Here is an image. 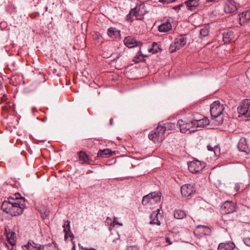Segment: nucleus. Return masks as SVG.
I'll list each match as a JSON object with an SVG mask.
<instances>
[{"instance_id":"obj_1","label":"nucleus","mask_w":250,"mask_h":250,"mask_svg":"<svg viewBox=\"0 0 250 250\" xmlns=\"http://www.w3.org/2000/svg\"><path fill=\"white\" fill-rule=\"evenodd\" d=\"M20 196V193H17L14 197H9L7 200L4 201L1 206L3 211L11 216L21 214L26 208V199L24 197H19Z\"/></svg>"},{"instance_id":"obj_2","label":"nucleus","mask_w":250,"mask_h":250,"mask_svg":"<svg viewBox=\"0 0 250 250\" xmlns=\"http://www.w3.org/2000/svg\"><path fill=\"white\" fill-rule=\"evenodd\" d=\"M165 132L163 125L160 123L156 128L148 134V138L155 143H161L165 138Z\"/></svg>"},{"instance_id":"obj_3","label":"nucleus","mask_w":250,"mask_h":250,"mask_svg":"<svg viewBox=\"0 0 250 250\" xmlns=\"http://www.w3.org/2000/svg\"><path fill=\"white\" fill-rule=\"evenodd\" d=\"M162 194L160 192H152L143 197L142 203L143 205H152L161 201Z\"/></svg>"},{"instance_id":"obj_4","label":"nucleus","mask_w":250,"mask_h":250,"mask_svg":"<svg viewBox=\"0 0 250 250\" xmlns=\"http://www.w3.org/2000/svg\"><path fill=\"white\" fill-rule=\"evenodd\" d=\"M239 117H250V99H245L237 108Z\"/></svg>"},{"instance_id":"obj_5","label":"nucleus","mask_w":250,"mask_h":250,"mask_svg":"<svg viewBox=\"0 0 250 250\" xmlns=\"http://www.w3.org/2000/svg\"><path fill=\"white\" fill-rule=\"evenodd\" d=\"M206 166V164L203 162L193 160L188 163V168L191 172L197 174L200 173Z\"/></svg>"},{"instance_id":"obj_6","label":"nucleus","mask_w":250,"mask_h":250,"mask_svg":"<svg viewBox=\"0 0 250 250\" xmlns=\"http://www.w3.org/2000/svg\"><path fill=\"white\" fill-rule=\"evenodd\" d=\"M224 110L223 104H221L218 101L214 102L210 104V112L213 118H216L220 116L223 113Z\"/></svg>"},{"instance_id":"obj_7","label":"nucleus","mask_w":250,"mask_h":250,"mask_svg":"<svg viewBox=\"0 0 250 250\" xmlns=\"http://www.w3.org/2000/svg\"><path fill=\"white\" fill-rule=\"evenodd\" d=\"M195 192L196 188L194 184H185L181 187V193L183 197H191Z\"/></svg>"},{"instance_id":"obj_8","label":"nucleus","mask_w":250,"mask_h":250,"mask_svg":"<svg viewBox=\"0 0 250 250\" xmlns=\"http://www.w3.org/2000/svg\"><path fill=\"white\" fill-rule=\"evenodd\" d=\"M5 231L6 234V241L4 244L9 250H13L16 244V233L6 228L5 229Z\"/></svg>"},{"instance_id":"obj_9","label":"nucleus","mask_w":250,"mask_h":250,"mask_svg":"<svg viewBox=\"0 0 250 250\" xmlns=\"http://www.w3.org/2000/svg\"><path fill=\"white\" fill-rule=\"evenodd\" d=\"M132 9L134 11L133 15L137 20H142L144 18V15L148 12L144 3L137 5Z\"/></svg>"},{"instance_id":"obj_10","label":"nucleus","mask_w":250,"mask_h":250,"mask_svg":"<svg viewBox=\"0 0 250 250\" xmlns=\"http://www.w3.org/2000/svg\"><path fill=\"white\" fill-rule=\"evenodd\" d=\"M177 126H178V128H179L181 133H186L194 127L192 120L188 121L186 119L178 120L177 123Z\"/></svg>"},{"instance_id":"obj_11","label":"nucleus","mask_w":250,"mask_h":250,"mask_svg":"<svg viewBox=\"0 0 250 250\" xmlns=\"http://www.w3.org/2000/svg\"><path fill=\"white\" fill-rule=\"evenodd\" d=\"M158 30L161 33H167L172 30V24L168 19H163L160 21Z\"/></svg>"},{"instance_id":"obj_12","label":"nucleus","mask_w":250,"mask_h":250,"mask_svg":"<svg viewBox=\"0 0 250 250\" xmlns=\"http://www.w3.org/2000/svg\"><path fill=\"white\" fill-rule=\"evenodd\" d=\"M235 204L231 201H226L221 207L223 214H228L233 212L235 210Z\"/></svg>"},{"instance_id":"obj_13","label":"nucleus","mask_w":250,"mask_h":250,"mask_svg":"<svg viewBox=\"0 0 250 250\" xmlns=\"http://www.w3.org/2000/svg\"><path fill=\"white\" fill-rule=\"evenodd\" d=\"M237 147L239 151L245 152L246 154L250 153V147L249 146L246 139L241 138L237 145Z\"/></svg>"},{"instance_id":"obj_14","label":"nucleus","mask_w":250,"mask_h":250,"mask_svg":"<svg viewBox=\"0 0 250 250\" xmlns=\"http://www.w3.org/2000/svg\"><path fill=\"white\" fill-rule=\"evenodd\" d=\"M124 42L125 44L128 48H132L142 44L141 42L137 41L132 36L126 37L124 40Z\"/></svg>"},{"instance_id":"obj_15","label":"nucleus","mask_w":250,"mask_h":250,"mask_svg":"<svg viewBox=\"0 0 250 250\" xmlns=\"http://www.w3.org/2000/svg\"><path fill=\"white\" fill-rule=\"evenodd\" d=\"M237 10L235 2L232 0H227L224 6V11L226 13H233Z\"/></svg>"},{"instance_id":"obj_16","label":"nucleus","mask_w":250,"mask_h":250,"mask_svg":"<svg viewBox=\"0 0 250 250\" xmlns=\"http://www.w3.org/2000/svg\"><path fill=\"white\" fill-rule=\"evenodd\" d=\"M239 23L241 26H244L250 21V10L243 12L239 14Z\"/></svg>"},{"instance_id":"obj_17","label":"nucleus","mask_w":250,"mask_h":250,"mask_svg":"<svg viewBox=\"0 0 250 250\" xmlns=\"http://www.w3.org/2000/svg\"><path fill=\"white\" fill-rule=\"evenodd\" d=\"M79 160L81 164H90L92 162L91 158L83 151L78 152Z\"/></svg>"},{"instance_id":"obj_18","label":"nucleus","mask_w":250,"mask_h":250,"mask_svg":"<svg viewBox=\"0 0 250 250\" xmlns=\"http://www.w3.org/2000/svg\"><path fill=\"white\" fill-rule=\"evenodd\" d=\"M194 127L203 128L207 126L209 124V120L207 117L199 120H192Z\"/></svg>"},{"instance_id":"obj_19","label":"nucleus","mask_w":250,"mask_h":250,"mask_svg":"<svg viewBox=\"0 0 250 250\" xmlns=\"http://www.w3.org/2000/svg\"><path fill=\"white\" fill-rule=\"evenodd\" d=\"M63 228V231L65 233L64 239L66 240L69 237H74L73 233L71 232L70 230V222L67 220L64 221V223L62 226Z\"/></svg>"},{"instance_id":"obj_20","label":"nucleus","mask_w":250,"mask_h":250,"mask_svg":"<svg viewBox=\"0 0 250 250\" xmlns=\"http://www.w3.org/2000/svg\"><path fill=\"white\" fill-rule=\"evenodd\" d=\"M108 36L113 40L120 38V31L115 27H110L107 29Z\"/></svg>"},{"instance_id":"obj_21","label":"nucleus","mask_w":250,"mask_h":250,"mask_svg":"<svg viewBox=\"0 0 250 250\" xmlns=\"http://www.w3.org/2000/svg\"><path fill=\"white\" fill-rule=\"evenodd\" d=\"M199 1L200 0H188L185 2V4L188 10L192 11L195 10L199 5Z\"/></svg>"},{"instance_id":"obj_22","label":"nucleus","mask_w":250,"mask_h":250,"mask_svg":"<svg viewBox=\"0 0 250 250\" xmlns=\"http://www.w3.org/2000/svg\"><path fill=\"white\" fill-rule=\"evenodd\" d=\"M235 247V244L231 241L220 243L218 250H233Z\"/></svg>"},{"instance_id":"obj_23","label":"nucleus","mask_w":250,"mask_h":250,"mask_svg":"<svg viewBox=\"0 0 250 250\" xmlns=\"http://www.w3.org/2000/svg\"><path fill=\"white\" fill-rule=\"evenodd\" d=\"M41 245L35 243L33 241H29L28 244L23 247V250H41Z\"/></svg>"},{"instance_id":"obj_24","label":"nucleus","mask_w":250,"mask_h":250,"mask_svg":"<svg viewBox=\"0 0 250 250\" xmlns=\"http://www.w3.org/2000/svg\"><path fill=\"white\" fill-rule=\"evenodd\" d=\"M187 41V39L185 37L180 35L175 39L174 42L177 45L178 47L180 49L186 44Z\"/></svg>"},{"instance_id":"obj_25","label":"nucleus","mask_w":250,"mask_h":250,"mask_svg":"<svg viewBox=\"0 0 250 250\" xmlns=\"http://www.w3.org/2000/svg\"><path fill=\"white\" fill-rule=\"evenodd\" d=\"M112 151L108 148L104 149H100L97 153V157H107L112 156Z\"/></svg>"},{"instance_id":"obj_26","label":"nucleus","mask_w":250,"mask_h":250,"mask_svg":"<svg viewBox=\"0 0 250 250\" xmlns=\"http://www.w3.org/2000/svg\"><path fill=\"white\" fill-rule=\"evenodd\" d=\"M196 230L200 232L204 235H210L211 233V229L208 227L205 226H198L196 228Z\"/></svg>"},{"instance_id":"obj_27","label":"nucleus","mask_w":250,"mask_h":250,"mask_svg":"<svg viewBox=\"0 0 250 250\" xmlns=\"http://www.w3.org/2000/svg\"><path fill=\"white\" fill-rule=\"evenodd\" d=\"M150 221L149 223L151 225H157L160 226L161 225L160 221L158 218V213L156 211H153L150 215Z\"/></svg>"},{"instance_id":"obj_28","label":"nucleus","mask_w":250,"mask_h":250,"mask_svg":"<svg viewBox=\"0 0 250 250\" xmlns=\"http://www.w3.org/2000/svg\"><path fill=\"white\" fill-rule=\"evenodd\" d=\"M126 53L125 48H124L122 50L116 51L113 52L110 57L112 58V60H116L119 59L120 57H123Z\"/></svg>"},{"instance_id":"obj_29","label":"nucleus","mask_w":250,"mask_h":250,"mask_svg":"<svg viewBox=\"0 0 250 250\" xmlns=\"http://www.w3.org/2000/svg\"><path fill=\"white\" fill-rule=\"evenodd\" d=\"M163 125V128L165 131L167 130H175L178 128V126H177V124L175 123L167 122L165 124L161 123Z\"/></svg>"},{"instance_id":"obj_30","label":"nucleus","mask_w":250,"mask_h":250,"mask_svg":"<svg viewBox=\"0 0 250 250\" xmlns=\"http://www.w3.org/2000/svg\"><path fill=\"white\" fill-rule=\"evenodd\" d=\"M23 81V78L20 75H16L13 76L10 80V83L14 85L17 86L21 84Z\"/></svg>"},{"instance_id":"obj_31","label":"nucleus","mask_w":250,"mask_h":250,"mask_svg":"<svg viewBox=\"0 0 250 250\" xmlns=\"http://www.w3.org/2000/svg\"><path fill=\"white\" fill-rule=\"evenodd\" d=\"M174 217L177 219H182L186 217L187 214L186 212L182 209H176L174 211Z\"/></svg>"},{"instance_id":"obj_32","label":"nucleus","mask_w":250,"mask_h":250,"mask_svg":"<svg viewBox=\"0 0 250 250\" xmlns=\"http://www.w3.org/2000/svg\"><path fill=\"white\" fill-rule=\"evenodd\" d=\"M146 56L143 55L141 51H139L133 59L135 63H138L140 62L145 61L144 57Z\"/></svg>"},{"instance_id":"obj_33","label":"nucleus","mask_w":250,"mask_h":250,"mask_svg":"<svg viewBox=\"0 0 250 250\" xmlns=\"http://www.w3.org/2000/svg\"><path fill=\"white\" fill-rule=\"evenodd\" d=\"M160 50V45L157 42H153L151 48L148 49V51L153 54L156 53Z\"/></svg>"},{"instance_id":"obj_34","label":"nucleus","mask_w":250,"mask_h":250,"mask_svg":"<svg viewBox=\"0 0 250 250\" xmlns=\"http://www.w3.org/2000/svg\"><path fill=\"white\" fill-rule=\"evenodd\" d=\"M209 34V30L206 27H204L203 28L200 29V38H202L204 37H207Z\"/></svg>"},{"instance_id":"obj_35","label":"nucleus","mask_w":250,"mask_h":250,"mask_svg":"<svg viewBox=\"0 0 250 250\" xmlns=\"http://www.w3.org/2000/svg\"><path fill=\"white\" fill-rule=\"evenodd\" d=\"M133 13H134V11H133V9H132L130 10V12L126 15V20L127 21L133 22V16H134V15H133Z\"/></svg>"},{"instance_id":"obj_36","label":"nucleus","mask_w":250,"mask_h":250,"mask_svg":"<svg viewBox=\"0 0 250 250\" xmlns=\"http://www.w3.org/2000/svg\"><path fill=\"white\" fill-rule=\"evenodd\" d=\"M179 49H180V48L178 47L177 45H176L174 42L173 43L171 44L169 46V51L171 53H173L177 50Z\"/></svg>"},{"instance_id":"obj_37","label":"nucleus","mask_w":250,"mask_h":250,"mask_svg":"<svg viewBox=\"0 0 250 250\" xmlns=\"http://www.w3.org/2000/svg\"><path fill=\"white\" fill-rule=\"evenodd\" d=\"M244 188V184L241 183L236 184L234 187V189L237 192H239L241 189H243Z\"/></svg>"},{"instance_id":"obj_38","label":"nucleus","mask_w":250,"mask_h":250,"mask_svg":"<svg viewBox=\"0 0 250 250\" xmlns=\"http://www.w3.org/2000/svg\"><path fill=\"white\" fill-rule=\"evenodd\" d=\"M105 223L111 226H115V221H113L112 219L109 217H107L105 220Z\"/></svg>"},{"instance_id":"obj_39","label":"nucleus","mask_w":250,"mask_h":250,"mask_svg":"<svg viewBox=\"0 0 250 250\" xmlns=\"http://www.w3.org/2000/svg\"><path fill=\"white\" fill-rule=\"evenodd\" d=\"M49 211L45 210L44 212H40V215L42 219H45L49 215Z\"/></svg>"},{"instance_id":"obj_40","label":"nucleus","mask_w":250,"mask_h":250,"mask_svg":"<svg viewBox=\"0 0 250 250\" xmlns=\"http://www.w3.org/2000/svg\"><path fill=\"white\" fill-rule=\"evenodd\" d=\"M126 250H139V247L137 245L130 246L126 248Z\"/></svg>"},{"instance_id":"obj_41","label":"nucleus","mask_w":250,"mask_h":250,"mask_svg":"<svg viewBox=\"0 0 250 250\" xmlns=\"http://www.w3.org/2000/svg\"><path fill=\"white\" fill-rule=\"evenodd\" d=\"M208 149L209 151H213L214 152L215 154H216L215 151L218 149V147L215 146L214 147H212L210 145H208L207 146Z\"/></svg>"},{"instance_id":"obj_42","label":"nucleus","mask_w":250,"mask_h":250,"mask_svg":"<svg viewBox=\"0 0 250 250\" xmlns=\"http://www.w3.org/2000/svg\"><path fill=\"white\" fill-rule=\"evenodd\" d=\"M243 242L246 245L250 247V238H244Z\"/></svg>"},{"instance_id":"obj_43","label":"nucleus","mask_w":250,"mask_h":250,"mask_svg":"<svg viewBox=\"0 0 250 250\" xmlns=\"http://www.w3.org/2000/svg\"><path fill=\"white\" fill-rule=\"evenodd\" d=\"M113 221H115V225H118L119 226H123V224L122 223H120L119 222H118L117 221V218L115 217H114L113 218Z\"/></svg>"},{"instance_id":"obj_44","label":"nucleus","mask_w":250,"mask_h":250,"mask_svg":"<svg viewBox=\"0 0 250 250\" xmlns=\"http://www.w3.org/2000/svg\"><path fill=\"white\" fill-rule=\"evenodd\" d=\"M166 242L168 243L169 245L172 244V242L171 241L170 238L168 237H166L165 238Z\"/></svg>"},{"instance_id":"obj_45","label":"nucleus","mask_w":250,"mask_h":250,"mask_svg":"<svg viewBox=\"0 0 250 250\" xmlns=\"http://www.w3.org/2000/svg\"><path fill=\"white\" fill-rule=\"evenodd\" d=\"M160 1H163V2H166V3H170V2H174L175 1V0H160Z\"/></svg>"},{"instance_id":"obj_46","label":"nucleus","mask_w":250,"mask_h":250,"mask_svg":"<svg viewBox=\"0 0 250 250\" xmlns=\"http://www.w3.org/2000/svg\"><path fill=\"white\" fill-rule=\"evenodd\" d=\"M0 100L1 102H5L7 100L6 95H3Z\"/></svg>"},{"instance_id":"obj_47","label":"nucleus","mask_w":250,"mask_h":250,"mask_svg":"<svg viewBox=\"0 0 250 250\" xmlns=\"http://www.w3.org/2000/svg\"><path fill=\"white\" fill-rule=\"evenodd\" d=\"M160 210H161V209L160 208H158L156 210H155V211H156V213H158V214L160 213Z\"/></svg>"},{"instance_id":"obj_48","label":"nucleus","mask_w":250,"mask_h":250,"mask_svg":"<svg viewBox=\"0 0 250 250\" xmlns=\"http://www.w3.org/2000/svg\"><path fill=\"white\" fill-rule=\"evenodd\" d=\"M208 2H215L217 1V0H206Z\"/></svg>"},{"instance_id":"obj_49","label":"nucleus","mask_w":250,"mask_h":250,"mask_svg":"<svg viewBox=\"0 0 250 250\" xmlns=\"http://www.w3.org/2000/svg\"><path fill=\"white\" fill-rule=\"evenodd\" d=\"M3 87L2 83L0 80V89L2 88Z\"/></svg>"},{"instance_id":"obj_50","label":"nucleus","mask_w":250,"mask_h":250,"mask_svg":"<svg viewBox=\"0 0 250 250\" xmlns=\"http://www.w3.org/2000/svg\"><path fill=\"white\" fill-rule=\"evenodd\" d=\"M75 249V246L74 244H73V246H72V248L70 250H73V249Z\"/></svg>"},{"instance_id":"obj_51","label":"nucleus","mask_w":250,"mask_h":250,"mask_svg":"<svg viewBox=\"0 0 250 250\" xmlns=\"http://www.w3.org/2000/svg\"><path fill=\"white\" fill-rule=\"evenodd\" d=\"M113 119H111L110 120V125H112V124H113Z\"/></svg>"},{"instance_id":"obj_52","label":"nucleus","mask_w":250,"mask_h":250,"mask_svg":"<svg viewBox=\"0 0 250 250\" xmlns=\"http://www.w3.org/2000/svg\"><path fill=\"white\" fill-rule=\"evenodd\" d=\"M82 249L83 250H88L89 248L86 247H82Z\"/></svg>"},{"instance_id":"obj_53","label":"nucleus","mask_w":250,"mask_h":250,"mask_svg":"<svg viewBox=\"0 0 250 250\" xmlns=\"http://www.w3.org/2000/svg\"><path fill=\"white\" fill-rule=\"evenodd\" d=\"M88 250H97V249L92 248H89Z\"/></svg>"},{"instance_id":"obj_54","label":"nucleus","mask_w":250,"mask_h":250,"mask_svg":"<svg viewBox=\"0 0 250 250\" xmlns=\"http://www.w3.org/2000/svg\"><path fill=\"white\" fill-rule=\"evenodd\" d=\"M119 240V239L118 238V239H114V240H113V242H115V241H116V240Z\"/></svg>"}]
</instances>
